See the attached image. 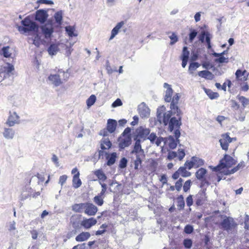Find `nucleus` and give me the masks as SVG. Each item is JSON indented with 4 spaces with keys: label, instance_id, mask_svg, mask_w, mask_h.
Returning <instances> with one entry per match:
<instances>
[{
    "label": "nucleus",
    "instance_id": "obj_30",
    "mask_svg": "<svg viewBox=\"0 0 249 249\" xmlns=\"http://www.w3.org/2000/svg\"><path fill=\"white\" fill-rule=\"evenodd\" d=\"M106 155H107V165H111L113 164L115 161L116 159L117 158V154L116 153L114 152L111 153L110 155H109L107 153H106Z\"/></svg>",
    "mask_w": 249,
    "mask_h": 249
},
{
    "label": "nucleus",
    "instance_id": "obj_39",
    "mask_svg": "<svg viewBox=\"0 0 249 249\" xmlns=\"http://www.w3.org/2000/svg\"><path fill=\"white\" fill-rule=\"evenodd\" d=\"M75 27L72 26H68L65 27V30L70 37L76 36L77 35L74 33Z\"/></svg>",
    "mask_w": 249,
    "mask_h": 249
},
{
    "label": "nucleus",
    "instance_id": "obj_35",
    "mask_svg": "<svg viewBox=\"0 0 249 249\" xmlns=\"http://www.w3.org/2000/svg\"><path fill=\"white\" fill-rule=\"evenodd\" d=\"M54 18L55 19V21L56 23L59 25H61L62 24V19H63V13L62 11H59L56 12L54 15Z\"/></svg>",
    "mask_w": 249,
    "mask_h": 249
},
{
    "label": "nucleus",
    "instance_id": "obj_34",
    "mask_svg": "<svg viewBox=\"0 0 249 249\" xmlns=\"http://www.w3.org/2000/svg\"><path fill=\"white\" fill-rule=\"evenodd\" d=\"M94 175L98 178L99 180L105 181L107 177L102 169H98L94 172Z\"/></svg>",
    "mask_w": 249,
    "mask_h": 249
},
{
    "label": "nucleus",
    "instance_id": "obj_54",
    "mask_svg": "<svg viewBox=\"0 0 249 249\" xmlns=\"http://www.w3.org/2000/svg\"><path fill=\"white\" fill-rule=\"evenodd\" d=\"M33 43L36 47H39L41 43L40 38L38 36V34H36L35 38L33 39Z\"/></svg>",
    "mask_w": 249,
    "mask_h": 249
},
{
    "label": "nucleus",
    "instance_id": "obj_37",
    "mask_svg": "<svg viewBox=\"0 0 249 249\" xmlns=\"http://www.w3.org/2000/svg\"><path fill=\"white\" fill-rule=\"evenodd\" d=\"M185 202L182 195H180L177 197V207L179 210L184 208Z\"/></svg>",
    "mask_w": 249,
    "mask_h": 249
},
{
    "label": "nucleus",
    "instance_id": "obj_33",
    "mask_svg": "<svg viewBox=\"0 0 249 249\" xmlns=\"http://www.w3.org/2000/svg\"><path fill=\"white\" fill-rule=\"evenodd\" d=\"M112 145L109 139H104L101 141V148L102 150L109 149Z\"/></svg>",
    "mask_w": 249,
    "mask_h": 249
},
{
    "label": "nucleus",
    "instance_id": "obj_15",
    "mask_svg": "<svg viewBox=\"0 0 249 249\" xmlns=\"http://www.w3.org/2000/svg\"><path fill=\"white\" fill-rule=\"evenodd\" d=\"M163 87L167 89L164 97L165 101L168 103L170 102H172L173 98V97L172 98L173 90L171 88V85L166 83H165L163 85Z\"/></svg>",
    "mask_w": 249,
    "mask_h": 249
},
{
    "label": "nucleus",
    "instance_id": "obj_27",
    "mask_svg": "<svg viewBox=\"0 0 249 249\" xmlns=\"http://www.w3.org/2000/svg\"><path fill=\"white\" fill-rule=\"evenodd\" d=\"M145 158V156L136 155V159L134 160L133 163L134 169L138 170L141 166L142 160Z\"/></svg>",
    "mask_w": 249,
    "mask_h": 249
},
{
    "label": "nucleus",
    "instance_id": "obj_52",
    "mask_svg": "<svg viewBox=\"0 0 249 249\" xmlns=\"http://www.w3.org/2000/svg\"><path fill=\"white\" fill-rule=\"evenodd\" d=\"M184 167H186V168H188L189 170H190L193 167L194 168L192 158H191V160H187L185 162Z\"/></svg>",
    "mask_w": 249,
    "mask_h": 249
},
{
    "label": "nucleus",
    "instance_id": "obj_53",
    "mask_svg": "<svg viewBox=\"0 0 249 249\" xmlns=\"http://www.w3.org/2000/svg\"><path fill=\"white\" fill-rule=\"evenodd\" d=\"M194 231L193 227L190 225H187L185 226L184 231L187 234L191 233Z\"/></svg>",
    "mask_w": 249,
    "mask_h": 249
},
{
    "label": "nucleus",
    "instance_id": "obj_7",
    "mask_svg": "<svg viewBox=\"0 0 249 249\" xmlns=\"http://www.w3.org/2000/svg\"><path fill=\"white\" fill-rule=\"evenodd\" d=\"M6 65L0 67V82L9 77L14 70V67L12 64L7 63Z\"/></svg>",
    "mask_w": 249,
    "mask_h": 249
},
{
    "label": "nucleus",
    "instance_id": "obj_43",
    "mask_svg": "<svg viewBox=\"0 0 249 249\" xmlns=\"http://www.w3.org/2000/svg\"><path fill=\"white\" fill-rule=\"evenodd\" d=\"M10 47L9 46L3 47L2 48L1 51L2 52L3 55L6 58H9L11 57V53L9 52Z\"/></svg>",
    "mask_w": 249,
    "mask_h": 249
},
{
    "label": "nucleus",
    "instance_id": "obj_57",
    "mask_svg": "<svg viewBox=\"0 0 249 249\" xmlns=\"http://www.w3.org/2000/svg\"><path fill=\"white\" fill-rule=\"evenodd\" d=\"M157 137L156 133H151V134H149V135L147 136V139L149 140L151 142L153 143L157 139Z\"/></svg>",
    "mask_w": 249,
    "mask_h": 249
},
{
    "label": "nucleus",
    "instance_id": "obj_32",
    "mask_svg": "<svg viewBox=\"0 0 249 249\" xmlns=\"http://www.w3.org/2000/svg\"><path fill=\"white\" fill-rule=\"evenodd\" d=\"M207 172L206 169L200 168L196 172L195 175L197 179H202L205 178Z\"/></svg>",
    "mask_w": 249,
    "mask_h": 249
},
{
    "label": "nucleus",
    "instance_id": "obj_41",
    "mask_svg": "<svg viewBox=\"0 0 249 249\" xmlns=\"http://www.w3.org/2000/svg\"><path fill=\"white\" fill-rule=\"evenodd\" d=\"M104 196L99 194L93 198L94 202L98 206H102L104 203Z\"/></svg>",
    "mask_w": 249,
    "mask_h": 249
},
{
    "label": "nucleus",
    "instance_id": "obj_19",
    "mask_svg": "<svg viewBox=\"0 0 249 249\" xmlns=\"http://www.w3.org/2000/svg\"><path fill=\"white\" fill-rule=\"evenodd\" d=\"M148 164L147 165V168L151 173L154 172L157 168L158 163L154 159H149L147 161Z\"/></svg>",
    "mask_w": 249,
    "mask_h": 249
},
{
    "label": "nucleus",
    "instance_id": "obj_55",
    "mask_svg": "<svg viewBox=\"0 0 249 249\" xmlns=\"http://www.w3.org/2000/svg\"><path fill=\"white\" fill-rule=\"evenodd\" d=\"M177 157V153L175 151H170L169 152L168 156H167V159L169 160H172L175 158Z\"/></svg>",
    "mask_w": 249,
    "mask_h": 249
},
{
    "label": "nucleus",
    "instance_id": "obj_16",
    "mask_svg": "<svg viewBox=\"0 0 249 249\" xmlns=\"http://www.w3.org/2000/svg\"><path fill=\"white\" fill-rule=\"evenodd\" d=\"M97 221L93 217L84 219L81 222V225L85 229H89L92 226L95 225Z\"/></svg>",
    "mask_w": 249,
    "mask_h": 249
},
{
    "label": "nucleus",
    "instance_id": "obj_28",
    "mask_svg": "<svg viewBox=\"0 0 249 249\" xmlns=\"http://www.w3.org/2000/svg\"><path fill=\"white\" fill-rule=\"evenodd\" d=\"M196 204L197 206L202 205L205 201V195L204 193H198L196 195Z\"/></svg>",
    "mask_w": 249,
    "mask_h": 249
},
{
    "label": "nucleus",
    "instance_id": "obj_38",
    "mask_svg": "<svg viewBox=\"0 0 249 249\" xmlns=\"http://www.w3.org/2000/svg\"><path fill=\"white\" fill-rule=\"evenodd\" d=\"M205 93L207 94V95L209 96V97L211 99H216L219 97V94L217 92H213L211 89H205Z\"/></svg>",
    "mask_w": 249,
    "mask_h": 249
},
{
    "label": "nucleus",
    "instance_id": "obj_10",
    "mask_svg": "<svg viewBox=\"0 0 249 249\" xmlns=\"http://www.w3.org/2000/svg\"><path fill=\"white\" fill-rule=\"evenodd\" d=\"M71 174L73 175L72 182V186L74 188H78L82 185V181L79 178L80 173L76 167L74 168L71 170Z\"/></svg>",
    "mask_w": 249,
    "mask_h": 249
},
{
    "label": "nucleus",
    "instance_id": "obj_4",
    "mask_svg": "<svg viewBox=\"0 0 249 249\" xmlns=\"http://www.w3.org/2000/svg\"><path fill=\"white\" fill-rule=\"evenodd\" d=\"M231 108L233 110L234 118L237 121H244L245 119L246 112L245 108L241 107L240 105L234 100H231Z\"/></svg>",
    "mask_w": 249,
    "mask_h": 249
},
{
    "label": "nucleus",
    "instance_id": "obj_9",
    "mask_svg": "<svg viewBox=\"0 0 249 249\" xmlns=\"http://www.w3.org/2000/svg\"><path fill=\"white\" fill-rule=\"evenodd\" d=\"M136 140H142L144 141L147 139V136L150 133L149 128H144L140 126L136 129Z\"/></svg>",
    "mask_w": 249,
    "mask_h": 249
},
{
    "label": "nucleus",
    "instance_id": "obj_49",
    "mask_svg": "<svg viewBox=\"0 0 249 249\" xmlns=\"http://www.w3.org/2000/svg\"><path fill=\"white\" fill-rule=\"evenodd\" d=\"M182 182L183 179L180 178L178 181H177L175 183V187L176 188V190L179 192L181 190V189L182 187Z\"/></svg>",
    "mask_w": 249,
    "mask_h": 249
},
{
    "label": "nucleus",
    "instance_id": "obj_50",
    "mask_svg": "<svg viewBox=\"0 0 249 249\" xmlns=\"http://www.w3.org/2000/svg\"><path fill=\"white\" fill-rule=\"evenodd\" d=\"M185 156L184 150L178 149L177 152V157L179 160H182Z\"/></svg>",
    "mask_w": 249,
    "mask_h": 249
},
{
    "label": "nucleus",
    "instance_id": "obj_48",
    "mask_svg": "<svg viewBox=\"0 0 249 249\" xmlns=\"http://www.w3.org/2000/svg\"><path fill=\"white\" fill-rule=\"evenodd\" d=\"M192 182L191 180L189 179L186 181L183 186V189L184 192H188L191 188Z\"/></svg>",
    "mask_w": 249,
    "mask_h": 249
},
{
    "label": "nucleus",
    "instance_id": "obj_64",
    "mask_svg": "<svg viewBox=\"0 0 249 249\" xmlns=\"http://www.w3.org/2000/svg\"><path fill=\"white\" fill-rule=\"evenodd\" d=\"M193 199L192 195H189L186 198V204L188 207H190L193 205Z\"/></svg>",
    "mask_w": 249,
    "mask_h": 249
},
{
    "label": "nucleus",
    "instance_id": "obj_62",
    "mask_svg": "<svg viewBox=\"0 0 249 249\" xmlns=\"http://www.w3.org/2000/svg\"><path fill=\"white\" fill-rule=\"evenodd\" d=\"M197 35V32L194 30L189 34V40L192 42Z\"/></svg>",
    "mask_w": 249,
    "mask_h": 249
},
{
    "label": "nucleus",
    "instance_id": "obj_47",
    "mask_svg": "<svg viewBox=\"0 0 249 249\" xmlns=\"http://www.w3.org/2000/svg\"><path fill=\"white\" fill-rule=\"evenodd\" d=\"M24 177L26 179L25 182L28 184H30L32 178L34 177V176L31 172H27L24 174Z\"/></svg>",
    "mask_w": 249,
    "mask_h": 249
},
{
    "label": "nucleus",
    "instance_id": "obj_1",
    "mask_svg": "<svg viewBox=\"0 0 249 249\" xmlns=\"http://www.w3.org/2000/svg\"><path fill=\"white\" fill-rule=\"evenodd\" d=\"M179 99V96L178 93H176L173 96L172 102L170 105L171 109L173 110L175 114H177L178 118L177 119L175 117H171L172 115V112L171 111L164 113L162 118V122L164 125H166L168 124L169 130L172 132L173 130H175L174 136L177 140L180 136L179 129L182 124L181 117L182 113L177 106Z\"/></svg>",
    "mask_w": 249,
    "mask_h": 249
},
{
    "label": "nucleus",
    "instance_id": "obj_12",
    "mask_svg": "<svg viewBox=\"0 0 249 249\" xmlns=\"http://www.w3.org/2000/svg\"><path fill=\"white\" fill-rule=\"evenodd\" d=\"M84 213L89 216H94L98 211V208L91 203L86 202Z\"/></svg>",
    "mask_w": 249,
    "mask_h": 249
},
{
    "label": "nucleus",
    "instance_id": "obj_14",
    "mask_svg": "<svg viewBox=\"0 0 249 249\" xmlns=\"http://www.w3.org/2000/svg\"><path fill=\"white\" fill-rule=\"evenodd\" d=\"M119 146L121 149H124L128 146L131 143V136H122L119 140Z\"/></svg>",
    "mask_w": 249,
    "mask_h": 249
},
{
    "label": "nucleus",
    "instance_id": "obj_40",
    "mask_svg": "<svg viewBox=\"0 0 249 249\" xmlns=\"http://www.w3.org/2000/svg\"><path fill=\"white\" fill-rule=\"evenodd\" d=\"M169 146L171 149H175L177 146V143L179 142L178 138L176 140L174 139L173 137L170 136L169 138Z\"/></svg>",
    "mask_w": 249,
    "mask_h": 249
},
{
    "label": "nucleus",
    "instance_id": "obj_11",
    "mask_svg": "<svg viewBox=\"0 0 249 249\" xmlns=\"http://www.w3.org/2000/svg\"><path fill=\"white\" fill-rule=\"evenodd\" d=\"M48 17L47 11L43 9H39L36 11L35 19L40 23H44Z\"/></svg>",
    "mask_w": 249,
    "mask_h": 249
},
{
    "label": "nucleus",
    "instance_id": "obj_3",
    "mask_svg": "<svg viewBox=\"0 0 249 249\" xmlns=\"http://www.w3.org/2000/svg\"><path fill=\"white\" fill-rule=\"evenodd\" d=\"M21 24L22 26L18 27V30L21 33L37 32L38 31V25L35 22L32 21L29 16L26 17L21 21Z\"/></svg>",
    "mask_w": 249,
    "mask_h": 249
},
{
    "label": "nucleus",
    "instance_id": "obj_23",
    "mask_svg": "<svg viewBox=\"0 0 249 249\" xmlns=\"http://www.w3.org/2000/svg\"><path fill=\"white\" fill-rule=\"evenodd\" d=\"M59 43L51 44L48 49L49 54L51 55L56 54L59 51Z\"/></svg>",
    "mask_w": 249,
    "mask_h": 249
},
{
    "label": "nucleus",
    "instance_id": "obj_2",
    "mask_svg": "<svg viewBox=\"0 0 249 249\" xmlns=\"http://www.w3.org/2000/svg\"><path fill=\"white\" fill-rule=\"evenodd\" d=\"M236 163V160L232 157L227 154L224 155L218 165L213 168V171L217 173V181H220L223 176L233 174L245 166V162L242 161L233 167Z\"/></svg>",
    "mask_w": 249,
    "mask_h": 249
},
{
    "label": "nucleus",
    "instance_id": "obj_24",
    "mask_svg": "<svg viewBox=\"0 0 249 249\" xmlns=\"http://www.w3.org/2000/svg\"><path fill=\"white\" fill-rule=\"evenodd\" d=\"M90 236L89 232H82L79 234L75 238L77 242H83L88 240Z\"/></svg>",
    "mask_w": 249,
    "mask_h": 249
},
{
    "label": "nucleus",
    "instance_id": "obj_21",
    "mask_svg": "<svg viewBox=\"0 0 249 249\" xmlns=\"http://www.w3.org/2000/svg\"><path fill=\"white\" fill-rule=\"evenodd\" d=\"M124 22L123 21H122L117 23L116 26L112 30L111 34L109 39L111 40L113 39L116 35L118 33L119 30L121 28V27L124 25Z\"/></svg>",
    "mask_w": 249,
    "mask_h": 249
},
{
    "label": "nucleus",
    "instance_id": "obj_44",
    "mask_svg": "<svg viewBox=\"0 0 249 249\" xmlns=\"http://www.w3.org/2000/svg\"><path fill=\"white\" fill-rule=\"evenodd\" d=\"M96 96L94 95H91L87 100V105L88 107L93 105L96 101Z\"/></svg>",
    "mask_w": 249,
    "mask_h": 249
},
{
    "label": "nucleus",
    "instance_id": "obj_60",
    "mask_svg": "<svg viewBox=\"0 0 249 249\" xmlns=\"http://www.w3.org/2000/svg\"><path fill=\"white\" fill-rule=\"evenodd\" d=\"M16 223L15 221L11 222L8 225V230L9 231H11L16 230Z\"/></svg>",
    "mask_w": 249,
    "mask_h": 249
},
{
    "label": "nucleus",
    "instance_id": "obj_42",
    "mask_svg": "<svg viewBox=\"0 0 249 249\" xmlns=\"http://www.w3.org/2000/svg\"><path fill=\"white\" fill-rule=\"evenodd\" d=\"M178 171L182 177H188L191 176V173L187 171L186 168L184 166L180 167Z\"/></svg>",
    "mask_w": 249,
    "mask_h": 249
},
{
    "label": "nucleus",
    "instance_id": "obj_29",
    "mask_svg": "<svg viewBox=\"0 0 249 249\" xmlns=\"http://www.w3.org/2000/svg\"><path fill=\"white\" fill-rule=\"evenodd\" d=\"M42 32L46 38H50L53 32L52 28H49L46 26H42L41 27Z\"/></svg>",
    "mask_w": 249,
    "mask_h": 249
},
{
    "label": "nucleus",
    "instance_id": "obj_17",
    "mask_svg": "<svg viewBox=\"0 0 249 249\" xmlns=\"http://www.w3.org/2000/svg\"><path fill=\"white\" fill-rule=\"evenodd\" d=\"M19 123V116L15 112H10L6 124L10 126L14 125Z\"/></svg>",
    "mask_w": 249,
    "mask_h": 249
},
{
    "label": "nucleus",
    "instance_id": "obj_58",
    "mask_svg": "<svg viewBox=\"0 0 249 249\" xmlns=\"http://www.w3.org/2000/svg\"><path fill=\"white\" fill-rule=\"evenodd\" d=\"M67 178V176L65 175L60 176L59 179V183L60 184L61 186L63 185V184L66 182Z\"/></svg>",
    "mask_w": 249,
    "mask_h": 249
},
{
    "label": "nucleus",
    "instance_id": "obj_61",
    "mask_svg": "<svg viewBox=\"0 0 249 249\" xmlns=\"http://www.w3.org/2000/svg\"><path fill=\"white\" fill-rule=\"evenodd\" d=\"M170 38L171 40L170 42V44L171 45L175 44L178 40V37L175 33H173L172 35L170 36Z\"/></svg>",
    "mask_w": 249,
    "mask_h": 249
},
{
    "label": "nucleus",
    "instance_id": "obj_51",
    "mask_svg": "<svg viewBox=\"0 0 249 249\" xmlns=\"http://www.w3.org/2000/svg\"><path fill=\"white\" fill-rule=\"evenodd\" d=\"M189 52L188 51V48L186 46H184L183 48L182 54L181 58L189 59Z\"/></svg>",
    "mask_w": 249,
    "mask_h": 249
},
{
    "label": "nucleus",
    "instance_id": "obj_18",
    "mask_svg": "<svg viewBox=\"0 0 249 249\" xmlns=\"http://www.w3.org/2000/svg\"><path fill=\"white\" fill-rule=\"evenodd\" d=\"M48 79L52 81L53 84L56 87L59 86L62 84V81L58 74H50Z\"/></svg>",
    "mask_w": 249,
    "mask_h": 249
},
{
    "label": "nucleus",
    "instance_id": "obj_45",
    "mask_svg": "<svg viewBox=\"0 0 249 249\" xmlns=\"http://www.w3.org/2000/svg\"><path fill=\"white\" fill-rule=\"evenodd\" d=\"M200 66V64L197 62H192L191 63L189 67V71L191 72H193L197 68Z\"/></svg>",
    "mask_w": 249,
    "mask_h": 249
},
{
    "label": "nucleus",
    "instance_id": "obj_20",
    "mask_svg": "<svg viewBox=\"0 0 249 249\" xmlns=\"http://www.w3.org/2000/svg\"><path fill=\"white\" fill-rule=\"evenodd\" d=\"M198 75L201 77L208 80H212L214 78V75L211 71L206 70L199 71Z\"/></svg>",
    "mask_w": 249,
    "mask_h": 249
},
{
    "label": "nucleus",
    "instance_id": "obj_25",
    "mask_svg": "<svg viewBox=\"0 0 249 249\" xmlns=\"http://www.w3.org/2000/svg\"><path fill=\"white\" fill-rule=\"evenodd\" d=\"M193 161L194 168H197L202 166L204 164V160L196 156L192 157Z\"/></svg>",
    "mask_w": 249,
    "mask_h": 249
},
{
    "label": "nucleus",
    "instance_id": "obj_56",
    "mask_svg": "<svg viewBox=\"0 0 249 249\" xmlns=\"http://www.w3.org/2000/svg\"><path fill=\"white\" fill-rule=\"evenodd\" d=\"M100 184L101 185L102 190L99 194H100L101 196H104L107 190V185L106 184L101 183V182H100Z\"/></svg>",
    "mask_w": 249,
    "mask_h": 249
},
{
    "label": "nucleus",
    "instance_id": "obj_26",
    "mask_svg": "<svg viewBox=\"0 0 249 249\" xmlns=\"http://www.w3.org/2000/svg\"><path fill=\"white\" fill-rule=\"evenodd\" d=\"M85 203L74 204L72 206V210L75 213H82L85 211Z\"/></svg>",
    "mask_w": 249,
    "mask_h": 249
},
{
    "label": "nucleus",
    "instance_id": "obj_63",
    "mask_svg": "<svg viewBox=\"0 0 249 249\" xmlns=\"http://www.w3.org/2000/svg\"><path fill=\"white\" fill-rule=\"evenodd\" d=\"M36 176L38 178L39 181L43 182L45 180V173H42L41 174L37 173Z\"/></svg>",
    "mask_w": 249,
    "mask_h": 249
},
{
    "label": "nucleus",
    "instance_id": "obj_46",
    "mask_svg": "<svg viewBox=\"0 0 249 249\" xmlns=\"http://www.w3.org/2000/svg\"><path fill=\"white\" fill-rule=\"evenodd\" d=\"M183 244L185 248L190 249L192 246L193 242L191 239L187 238L183 240Z\"/></svg>",
    "mask_w": 249,
    "mask_h": 249
},
{
    "label": "nucleus",
    "instance_id": "obj_5",
    "mask_svg": "<svg viewBox=\"0 0 249 249\" xmlns=\"http://www.w3.org/2000/svg\"><path fill=\"white\" fill-rule=\"evenodd\" d=\"M221 228L228 232L232 231L236 229L237 224L234 219L230 216H225L220 224Z\"/></svg>",
    "mask_w": 249,
    "mask_h": 249
},
{
    "label": "nucleus",
    "instance_id": "obj_13",
    "mask_svg": "<svg viewBox=\"0 0 249 249\" xmlns=\"http://www.w3.org/2000/svg\"><path fill=\"white\" fill-rule=\"evenodd\" d=\"M131 153L134 154L135 156H145L144 150L142 148L141 141L140 140H136L134 148L131 152Z\"/></svg>",
    "mask_w": 249,
    "mask_h": 249
},
{
    "label": "nucleus",
    "instance_id": "obj_36",
    "mask_svg": "<svg viewBox=\"0 0 249 249\" xmlns=\"http://www.w3.org/2000/svg\"><path fill=\"white\" fill-rule=\"evenodd\" d=\"M245 71H242L240 70H237L235 72L236 78L238 80L245 81L247 80V77L244 75Z\"/></svg>",
    "mask_w": 249,
    "mask_h": 249
},
{
    "label": "nucleus",
    "instance_id": "obj_31",
    "mask_svg": "<svg viewBox=\"0 0 249 249\" xmlns=\"http://www.w3.org/2000/svg\"><path fill=\"white\" fill-rule=\"evenodd\" d=\"M3 134L5 138L12 139L14 138L15 131L12 128H5Z\"/></svg>",
    "mask_w": 249,
    "mask_h": 249
},
{
    "label": "nucleus",
    "instance_id": "obj_6",
    "mask_svg": "<svg viewBox=\"0 0 249 249\" xmlns=\"http://www.w3.org/2000/svg\"><path fill=\"white\" fill-rule=\"evenodd\" d=\"M117 125V122L115 120L109 119L107 120L106 127L100 131L99 135L104 137L108 136L109 134L115 132Z\"/></svg>",
    "mask_w": 249,
    "mask_h": 249
},
{
    "label": "nucleus",
    "instance_id": "obj_22",
    "mask_svg": "<svg viewBox=\"0 0 249 249\" xmlns=\"http://www.w3.org/2000/svg\"><path fill=\"white\" fill-rule=\"evenodd\" d=\"M237 99L239 101V102L241 104V107H243V108H245L247 106L249 105V99L244 96L241 95L240 94L236 96Z\"/></svg>",
    "mask_w": 249,
    "mask_h": 249
},
{
    "label": "nucleus",
    "instance_id": "obj_59",
    "mask_svg": "<svg viewBox=\"0 0 249 249\" xmlns=\"http://www.w3.org/2000/svg\"><path fill=\"white\" fill-rule=\"evenodd\" d=\"M127 160L125 158H122L120 162L119 166L121 168H124L127 165Z\"/></svg>",
    "mask_w": 249,
    "mask_h": 249
},
{
    "label": "nucleus",
    "instance_id": "obj_8",
    "mask_svg": "<svg viewBox=\"0 0 249 249\" xmlns=\"http://www.w3.org/2000/svg\"><path fill=\"white\" fill-rule=\"evenodd\" d=\"M236 140L235 138L230 137L229 133H225L221 135L219 142L221 148L225 151H227L229 149V144L232 141H236Z\"/></svg>",
    "mask_w": 249,
    "mask_h": 249
}]
</instances>
